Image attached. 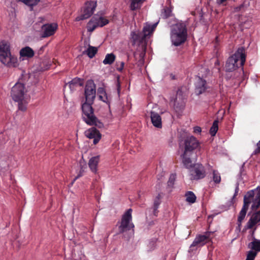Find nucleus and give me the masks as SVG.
<instances>
[{
  "instance_id": "nucleus-39",
  "label": "nucleus",
  "mask_w": 260,
  "mask_h": 260,
  "mask_svg": "<svg viewBox=\"0 0 260 260\" xmlns=\"http://www.w3.org/2000/svg\"><path fill=\"white\" fill-rule=\"evenodd\" d=\"M18 102V109L21 111H25L27 109L26 105L23 103L22 101H20Z\"/></svg>"
},
{
  "instance_id": "nucleus-15",
  "label": "nucleus",
  "mask_w": 260,
  "mask_h": 260,
  "mask_svg": "<svg viewBox=\"0 0 260 260\" xmlns=\"http://www.w3.org/2000/svg\"><path fill=\"white\" fill-rule=\"evenodd\" d=\"M58 28V25L56 23H47L41 27V38H45L53 35Z\"/></svg>"
},
{
  "instance_id": "nucleus-45",
  "label": "nucleus",
  "mask_w": 260,
  "mask_h": 260,
  "mask_svg": "<svg viewBox=\"0 0 260 260\" xmlns=\"http://www.w3.org/2000/svg\"><path fill=\"white\" fill-rule=\"evenodd\" d=\"M238 192L235 191V193H234V194L233 198H232L231 200L230 201H229V206H231L232 205H233L234 202H233V200L238 195Z\"/></svg>"
},
{
  "instance_id": "nucleus-6",
  "label": "nucleus",
  "mask_w": 260,
  "mask_h": 260,
  "mask_svg": "<svg viewBox=\"0 0 260 260\" xmlns=\"http://www.w3.org/2000/svg\"><path fill=\"white\" fill-rule=\"evenodd\" d=\"M187 92L186 87L185 86H181L178 88L176 98L173 101L174 109L176 112H181L185 108Z\"/></svg>"
},
{
  "instance_id": "nucleus-37",
  "label": "nucleus",
  "mask_w": 260,
  "mask_h": 260,
  "mask_svg": "<svg viewBox=\"0 0 260 260\" xmlns=\"http://www.w3.org/2000/svg\"><path fill=\"white\" fill-rule=\"evenodd\" d=\"M246 213H245L243 214H241V211H240L238 217V226L237 227V229L239 231H240L241 222L242 220L244 219L246 216Z\"/></svg>"
},
{
  "instance_id": "nucleus-56",
  "label": "nucleus",
  "mask_w": 260,
  "mask_h": 260,
  "mask_svg": "<svg viewBox=\"0 0 260 260\" xmlns=\"http://www.w3.org/2000/svg\"><path fill=\"white\" fill-rule=\"evenodd\" d=\"M154 224V221H151V222H150L149 223V225H153V224Z\"/></svg>"
},
{
  "instance_id": "nucleus-54",
  "label": "nucleus",
  "mask_w": 260,
  "mask_h": 260,
  "mask_svg": "<svg viewBox=\"0 0 260 260\" xmlns=\"http://www.w3.org/2000/svg\"><path fill=\"white\" fill-rule=\"evenodd\" d=\"M257 148H260V140L256 144Z\"/></svg>"
},
{
  "instance_id": "nucleus-22",
  "label": "nucleus",
  "mask_w": 260,
  "mask_h": 260,
  "mask_svg": "<svg viewBox=\"0 0 260 260\" xmlns=\"http://www.w3.org/2000/svg\"><path fill=\"white\" fill-rule=\"evenodd\" d=\"M100 160V156L92 157L89 160L88 166L90 170L94 173H96L97 167Z\"/></svg>"
},
{
  "instance_id": "nucleus-33",
  "label": "nucleus",
  "mask_w": 260,
  "mask_h": 260,
  "mask_svg": "<svg viewBox=\"0 0 260 260\" xmlns=\"http://www.w3.org/2000/svg\"><path fill=\"white\" fill-rule=\"evenodd\" d=\"M17 2H22L28 6H34L37 5L40 0H16Z\"/></svg>"
},
{
  "instance_id": "nucleus-5",
  "label": "nucleus",
  "mask_w": 260,
  "mask_h": 260,
  "mask_svg": "<svg viewBox=\"0 0 260 260\" xmlns=\"http://www.w3.org/2000/svg\"><path fill=\"white\" fill-rule=\"evenodd\" d=\"M0 61L9 67H16L17 58L11 54L10 46L6 43H0Z\"/></svg>"
},
{
  "instance_id": "nucleus-35",
  "label": "nucleus",
  "mask_w": 260,
  "mask_h": 260,
  "mask_svg": "<svg viewBox=\"0 0 260 260\" xmlns=\"http://www.w3.org/2000/svg\"><path fill=\"white\" fill-rule=\"evenodd\" d=\"M142 33H144V35H146V38L149 36L153 31H151L150 24H146L143 28L142 31H141Z\"/></svg>"
},
{
  "instance_id": "nucleus-13",
  "label": "nucleus",
  "mask_w": 260,
  "mask_h": 260,
  "mask_svg": "<svg viewBox=\"0 0 260 260\" xmlns=\"http://www.w3.org/2000/svg\"><path fill=\"white\" fill-rule=\"evenodd\" d=\"M256 189H252L248 191L244 197L243 205L241 210V214H243L247 212L250 204L254 200L256 196Z\"/></svg>"
},
{
  "instance_id": "nucleus-32",
  "label": "nucleus",
  "mask_w": 260,
  "mask_h": 260,
  "mask_svg": "<svg viewBox=\"0 0 260 260\" xmlns=\"http://www.w3.org/2000/svg\"><path fill=\"white\" fill-rule=\"evenodd\" d=\"M79 163H80V170L79 171L78 174L75 177L74 180L77 179V178L81 177L83 175V173L84 172V170L86 168V165L84 160H83L82 159L80 160Z\"/></svg>"
},
{
  "instance_id": "nucleus-20",
  "label": "nucleus",
  "mask_w": 260,
  "mask_h": 260,
  "mask_svg": "<svg viewBox=\"0 0 260 260\" xmlns=\"http://www.w3.org/2000/svg\"><path fill=\"white\" fill-rule=\"evenodd\" d=\"M150 118L153 125L157 128H161L162 121L160 115L153 111L150 112Z\"/></svg>"
},
{
  "instance_id": "nucleus-8",
  "label": "nucleus",
  "mask_w": 260,
  "mask_h": 260,
  "mask_svg": "<svg viewBox=\"0 0 260 260\" xmlns=\"http://www.w3.org/2000/svg\"><path fill=\"white\" fill-rule=\"evenodd\" d=\"M132 209H128L122 216L120 225L118 226V234L129 231L134 228V224L131 222L132 220Z\"/></svg>"
},
{
  "instance_id": "nucleus-17",
  "label": "nucleus",
  "mask_w": 260,
  "mask_h": 260,
  "mask_svg": "<svg viewBox=\"0 0 260 260\" xmlns=\"http://www.w3.org/2000/svg\"><path fill=\"white\" fill-rule=\"evenodd\" d=\"M197 78V81L195 84V93L197 95H199L206 91L208 86L205 79L200 76H198Z\"/></svg>"
},
{
  "instance_id": "nucleus-41",
  "label": "nucleus",
  "mask_w": 260,
  "mask_h": 260,
  "mask_svg": "<svg viewBox=\"0 0 260 260\" xmlns=\"http://www.w3.org/2000/svg\"><path fill=\"white\" fill-rule=\"evenodd\" d=\"M116 86L118 96H119L121 86H120V78H119V76H118L117 78V80H116Z\"/></svg>"
},
{
  "instance_id": "nucleus-24",
  "label": "nucleus",
  "mask_w": 260,
  "mask_h": 260,
  "mask_svg": "<svg viewBox=\"0 0 260 260\" xmlns=\"http://www.w3.org/2000/svg\"><path fill=\"white\" fill-rule=\"evenodd\" d=\"M96 21V15H95L92 17L87 24L88 31L92 32L96 27H99Z\"/></svg>"
},
{
  "instance_id": "nucleus-26",
  "label": "nucleus",
  "mask_w": 260,
  "mask_h": 260,
  "mask_svg": "<svg viewBox=\"0 0 260 260\" xmlns=\"http://www.w3.org/2000/svg\"><path fill=\"white\" fill-rule=\"evenodd\" d=\"M131 3L129 6L131 10L135 11L141 8L143 3L142 0H130Z\"/></svg>"
},
{
  "instance_id": "nucleus-16",
  "label": "nucleus",
  "mask_w": 260,
  "mask_h": 260,
  "mask_svg": "<svg viewBox=\"0 0 260 260\" xmlns=\"http://www.w3.org/2000/svg\"><path fill=\"white\" fill-rule=\"evenodd\" d=\"M85 136L89 139H93V143L96 144L101 139L102 135L99 131L92 127L85 132Z\"/></svg>"
},
{
  "instance_id": "nucleus-3",
  "label": "nucleus",
  "mask_w": 260,
  "mask_h": 260,
  "mask_svg": "<svg viewBox=\"0 0 260 260\" xmlns=\"http://www.w3.org/2000/svg\"><path fill=\"white\" fill-rule=\"evenodd\" d=\"M239 60H240V66L242 67L246 60L245 48L244 47L238 48L235 53L228 58L225 66V71L233 72L239 68L237 62Z\"/></svg>"
},
{
  "instance_id": "nucleus-53",
  "label": "nucleus",
  "mask_w": 260,
  "mask_h": 260,
  "mask_svg": "<svg viewBox=\"0 0 260 260\" xmlns=\"http://www.w3.org/2000/svg\"><path fill=\"white\" fill-rule=\"evenodd\" d=\"M170 77H171V79H172V80H175V79H176L175 76L174 75L172 74H171L170 75Z\"/></svg>"
},
{
  "instance_id": "nucleus-38",
  "label": "nucleus",
  "mask_w": 260,
  "mask_h": 260,
  "mask_svg": "<svg viewBox=\"0 0 260 260\" xmlns=\"http://www.w3.org/2000/svg\"><path fill=\"white\" fill-rule=\"evenodd\" d=\"M175 180H176V174H171L170 176L169 180L168 181V183H167L168 186L169 187H173L174 184Z\"/></svg>"
},
{
  "instance_id": "nucleus-9",
  "label": "nucleus",
  "mask_w": 260,
  "mask_h": 260,
  "mask_svg": "<svg viewBox=\"0 0 260 260\" xmlns=\"http://www.w3.org/2000/svg\"><path fill=\"white\" fill-rule=\"evenodd\" d=\"M85 101L84 103L93 104L96 97V85L93 80H88L84 88Z\"/></svg>"
},
{
  "instance_id": "nucleus-48",
  "label": "nucleus",
  "mask_w": 260,
  "mask_h": 260,
  "mask_svg": "<svg viewBox=\"0 0 260 260\" xmlns=\"http://www.w3.org/2000/svg\"><path fill=\"white\" fill-rule=\"evenodd\" d=\"M260 153V148H256L251 154V156L253 155H257Z\"/></svg>"
},
{
  "instance_id": "nucleus-11",
  "label": "nucleus",
  "mask_w": 260,
  "mask_h": 260,
  "mask_svg": "<svg viewBox=\"0 0 260 260\" xmlns=\"http://www.w3.org/2000/svg\"><path fill=\"white\" fill-rule=\"evenodd\" d=\"M213 233L211 232H206L204 235H199L196 236L192 243L190 246V249L189 251L196 250L194 248L196 246H202L204 245L207 242L210 240V235Z\"/></svg>"
},
{
  "instance_id": "nucleus-29",
  "label": "nucleus",
  "mask_w": 260,
  "mask_h": 260,
  "mask_svg": "<svg viewBox=\"0 0 260 260\" xmlns=\"http://www.w3.org/2000/svg\"><path fill=\"white\" fill-rule=\"evenodd\" d=\"M218 119L217 118L213 121L212 126L211 127L209 133L212 136H215L218 129Z\"/></svg>"
},
{
  "instance_id": "nucleus-50",
  "label": "nucleus",
  "mask_w": 260,
  "mask_h": 260,
  "mask_svg": "<svg viewBox=\"0 0 260 260\" xmlns=\"http://www.w3.org/2000/svg\"><path fill=\"white\" fill-rule=\"evenodd\" d=\"M158 23V22H157L153 24L152 25H150L151 31H153L154 30V29H155Z\"/></svg>"
},
{
  "instance_id": "nucleus-47",
  "label": "nucleus",
  "mask_w": 260,
  "mask_h": 260,
  "mask_svg": "<svg viewBox=\"0 0 260 260\" xmlns=\"http://www.w3.org/2000/svg\"><path fill=\"white\" fill-rule=\"evenodd\" d=\"M243 7V5H241L238 7L234 8V12H237L241 10V8Z\"/></svg>"
},
{
  "instance_id": "nucleus-18",
  "label": "nucleus",
  "mask_w": 260,
  "mask_h": 260,
  "mask_svg": "<svg viewBox=\"0 0 260 260\" xmlns=\"http://www.w3.org/2000/svg\"><path fill=\"white\" fill-rule=\"evenodd\" d=\"M260 222V210L254 212L245 226V230L252 229L256 224Z\"/></svg>"
},
{
  "instance_id": "nucleus-27",
  "label": "nucleus",
  "mask_w": 260,
  "mask_h": 260,
  "mask_svg": "<svg viewBox=\"0 0 260 260\" xmlns=\"http://www.w3.org/2000/svg\"><path fill=\"white\" fill-rule=\"evenodd\" d=\"M185 196L186 197V202L191 204L195 203L197 198L196 195L192 191H187L185 194Z\"/></svg>"
},
{
  "instance_id": "nucleus-43",
  "label": "nucleus",
  "mask_w": 260,
  "mask_h": 260,
  "mask_svg": "<svg viewBox=\"0 0 260 260\" xmlns=\"http://www.w3.org/2000/svg\"><path fill=\"white\" fill-rule=\"evenodd\" d=\"M98 93L99 95H107L105 89L103 87H99L98 89Z\"/></svg>"
},
{
  "instance_id": "nucleus-58",
  "label": "nucleus",
  "mask_w": 260,
  "mask_h": 260,
  "mask_svg": "<svg viewBox=\"0 0 260 260\" xmlns=\"http://www.w3.org/2000/svg\"><path fill=\"white\" fill-rule=\"evenodd\" d=\"M253 234H254V231H252V234L253 235Z\"/></svg>"
},
{
  "instance_id": "nucleus-30",
  "label": "nucleus",
  "mask_w": 260,
  "mask_h": 260,
  "mask_svg": "<svg viewBox=\"0 0 260 260\" xmlns=\"http://www.w3.org/2000/svg\"><path fill=\"white\" fill-rule=\"evenodd\" d=\"M96 22H98L99 27H103L109 23V21L108 19L102 17L96 16Z\"/></svg>"
},
{
  "instance_id": "nucleus-36",
  "label": "nucleus",
  "mask_w": 260,
  "mask_h": 260,
  "mask_svg": "<svg viewBox=\"0 0 260 260\" xmlns=\"http://www.w3.org/2000/svg\"><path fill=\"white\" fill-rule=\"evenodd\" d=\"M257 253L252 250L248 251L246 260H254Z\"/></svg>"
},
{
  "instance_id": "nucleus-4",
  "label": "nucleus",
  "mask_w": 260,
  "mask_h": 260,
  "mask_svg": "<svg viewBox=\"0 0 260 260\" xmlns=\"http://www.w3.org/2000/svg\"><path fill=\"white\" fill-rule=\"evenodd\" d=\"M92 104L83 103L81 105L82 112V119L88 125H94L98 128L104 127V124L97 118L94 113V109Z\"/></svg>"
},
{
  "instance_id": "nucleus-28",
  "label": "nucleus",
  "mask_w": 260,
  "mask_h": 260,
  "mask_svg": "<svg viewBox=\"0 0 260 260\" xmlns=\"http://www.w3.org/2000/svg\"><path fill=\"white\" fill-rule=\"evenodd\" d=\"M115 57L113 53L107 54L103 62L104 64H111L114 61Z\"/></svg>"
},
{
  "instance_id": "nucleus-52",
  "label": "nucleus",
  "mask_w": 260,
  "mask_h": 260,
  "mask_svg": "<svg viewBox=\"0 0 260 260\" xmlns=\"http://www.w3.org/2000/svg\"><path fill=\"white\" fill-rule=\"evenodd\" d=\"M239 183L237 182L236 183V186L235 191L239 192Z\"/></svg>"
},
{
  "instance_id": "nucleus-2",
  "label": "nucleus",
  "mask_w": 260,
  "mask_h": 260,
  "mask_svg": "<svg viewBox=\"0 0 260 260\" xmlns=\"http://www.w3.org/2000/svg\"><path fill=\"white\" fill-rule=\"evenodd\" d=\"M170 37L172 43L175 46L184 44L187 38V29L186 22L180 21L171 27Z\"/></svg>"
},
{
  "instance_id": "nucleus-34",
  "label": "nucleus",
  "mask_w": 260,
  "mask_h": 260,
  "mask_svg": "<svg viewBox=\"0 0 260 260\" xmlns=\"http://www.w3.org/2000/svg\"><path fill=\"white\" fill-rule=\"evenodd\" d=\"M213 181L215 183H219L221 181L220 174L216 170L213 171Z\"/></svg>"
},
{
  "instance_id": "nucleus-1",
  "label": "nucleus",
  "mask_w": 260,
  "mask_h": 260,
  "mask_svg": "<svg viewBox=\"0 0 260 260\" xmlns=\"http://www.w3.org/2000/svg\"><path fill=\"white\" fill-rule=\"evenodd\" d=\"M179 146L183 150L181 157L183 166L186 169L191 168L193 162L197 159V152L200 148L199 141L193 136L184 137L180 139Z\"/></svg>"
},
{
  "instance_id": "nucleus-14",
  "label": "nucleus",
  "mask_w": 260,
  "mask_h": 260,
  "mask_svg": "<svg viewBox=\"0 0 260 260\" xmlns=\"http://www.w3.org/2000/svg\"><path fill=\"white\" fill-rule=\"evenodd\" d=\"M193 162V168L191 171V175L193 179L199 180L204 178L206 176V171L204 167L201 164H194Z\"/></svg>"
},
{
  "instance_id": "nucleus-7",
  "label": "nucleus",
  "mask_w": 260,
  "mask_h": 260,
  "mask_svg": "<svg viewBox=\"0 0 260 260\" xmlns=\"http://www.w3.org/2000/svg\"><path fill=\"white\" fill-rule=\"evenodd\" d=\"M129 40L132 46L138 45L141 47L142 52L140 55L143 57L146 50V35L140 31H133L131 32Z\"/></svg>"
},
{
  "instance_id": "nucleus-40",
  "label": "nucleus",
  "mask_w": 260,
  "mask_h": 260,
  "mask_svg": "<svg viewBox=\"0 0 260 260\" xmlns=\"http://www.w3.org/2000/svg\"><path fill=\"white\" fill-rule=\"evenodd\" d=\"M160 196L159 194H158L157 197L155 198L154 201V203H153V207H157L158 208L160 204Z\"/></svg>"
},
{
  "instance_id": "nucleus-42",
  "label": "nucleus",
  "mask_w": 260,
  "mask_h": 260,
  "mask_svg": "<svg viewBox=\"0 0 260 260\" xmlns=\"http://www.w3.org/2000/svg\"><path fill=\"white\" fill-rule=\"evenodd\" d=\"M99 99L103 102L106 103L107 104L110 103V102L109 101L107 95H104V96H103V95H99Z\"/></svg>"
},
{
  "instance_id": "nucleus-23",
  "label": "nucleus",
  "mask_w": 260,
  "mask_h": 260,
  "mask_svg": "<svg viewBox=\"0 0 260 260\" xmlns=\"http://www.w3.org/2000/svg\"><path fill=\"white\" fill-rule=\"evenodd\" d=\"M253 241L248 244V248L256 252L257 253L260 251V240L253 237Z\"/></svg>"
},
{
  "instance_id": "nucleus-49",
  "label": "nucleus",
  "mask_w": 260,
  "mask_h": 260,
  "mask_svg": "<svg viewBox=\"0 0 260 260\" xmlns=\"http://www.w3.org/2000/svg\"><path fill=\"white\" fill-rule=\"evenodd\" d=\"M153 212L154 215L155 216H157L158 212V211L157 210L158 208L157 207H153Z\"/></svg>"
},
{
  "instance_id": "nucleus-21",
  "label": "nucleus",
  "mask_w": 260,
  "mask_h": 260,
  "mask_svg": "<svg viewBox=\"0 0 260 260\" xmlns=\"http://www.w3.org/2000/svg\"><path fill=\"white\" fill-rule=\"evenodd\" d=\"M68 84L71 90L73 91L76 89V87L82 86L83 85L84 82L83 79L76 77L70 81Z\"/></svg>"
},
{
  "instance_id": "nucleus-12",
  "label": "nucleus",
  "mask_w": 260,
  "mask_h": 260,
  "mask_svg": "<svg viewBox=\"0 0 260 260\" xmlns=\"http://www.w3.org/2000/svg\"><path fill=\"white\" fill-rule=\"evenodd\" d=\"M25 86L23 84L16 83L12 88L11 96L15 102L22 101L24 99Z\"/></svg>"
},
{
  "instance_id": "nucleus-19",
  "label": "nucleus",
  "mask_w": 260,
  "mask_h": 260,
  "mask_svg": "<svg viewBox=\"0 0 260 260\" xmlns=\"http://www.w3.org/2000/svg\"><path fill=\"white\" fill-rule=\"evenodd\" d=\"M19 53V58L22 60H23L25 58L29 59L32 58L35 55L34 50L29 46L22 48L20 50Z\"/></svg>"
},
{
  "instance_id": "nucleus-55",
  "label": "nucleus",
  "mask_w": 260,
  "mask_h": 260,
  "mask_svg": "<svg viewBox=\"0 0 260 260\" xmlns=\"http://www.w3.org/2000/svg\"><path fill=\"white\" fill-rule=\"evenodd\" d=\"M244 165H245V163H243V164L242 165V166L241 167V169H240L241 171H242V170L243 169Z\"/></svg>"
},
{
  "instance_id": "nucleus-10",
  "label": "nucleus",
  "mask_w": 260,
  "mask_h": 260,
  "mask_svg": "<svg viewBox=\"0 0 260 260\" xmlns=\"http://www.w3.org/2000/svg\"><path fill=\"white\" fill-rule=\"evenodd\" d=\"M96 7V1H90L85 3L82 14L76 18V21H79L89 18L93 13Z\"/></svg>"
},
{
  "instance_id": "nucleus-51",
  "label": "nucleus",
  "mask_w": 260,
  "mask_h": 260,
  "mask_svg": "<svg viewBox=\"0 0 260 260\" xmlns=\"http://www.w3.org/2000/svg\"><path fill=\"white\" fill-rule=\"evenodd\" d=\"M227 0H216V3H217V4L220 5V4L223 3L224 2H225Z\"/></svg>"
},
{
  "instance_id": "nucleus-57",
  "label": "nucleus",
  "mask_w": 260,
  "mask_h": 260,
  "mask_svg": "<svg viewBox=\"0 0 260 260\" xmlns=\"http://www.w3.org/2000/svg\"><path fill=\"white\" fill-rule=\"evenodd\" d=\"M43 49V47H41L40 50H42Z\"/></svg>"
},
{
  "instance_id": "nucleus-44",
  "label": "nucleus",
  "mask_w": 260,
  "mask_h": 260,
  "mask_svg": "<svg viewBox=\"0 0 260 260\" xmlns=\"http://www.w3.org/2000/svg\"><path fill=\"white\" fill-rule=\"evenodd\" d=\"M124 62L123 61H121L120 62V66L117 68V70L119 72H121L124 66Z\"/></svg>"
},
{
  "instance_id": "nucleus-31",
  "label": "nucleus",
  "mask_w": 260,
  "mask_h": 260,
  "mask_svg": "<svg viewBox=\"0 0 260 260\" xmlns=\"http://www.w3.org/2000/svg\"><path fill=\"white\" fill-rule=\"evenodd\" d=\"M172 9L169 7H165L162 9L161 17L163 19H167L172 16Z\"/></svg>"
},
{
  "instance_id": "nucleus-46",
  "label": "nucleus",
  "mask_w": 260,
  "mask_h": 260,
  "mask_svg": "<svg viewBox=\"0 0 260 260\" xmlns=\"http://www.w3.org/2000/svg\"><path fill=\"white\" fill-rule=\"evenodd\" d=\"M194 133H201L202 131L201 128L200 126H195L193 128Z\"/></svg>"
},
{
  "instance_id": "nucleus-25",
  "label": "nucleus",
  "mask_w": 260,
  "mask_h": 260,
  "mask_svg": "<svg viewBox=\"0 0 260 260\" xmlns=\"http://www.w3.org/2000/svg\"><path fill=\"white\" fill-rule=\"evenodd\" d=\"M98 52V48L89 45L87 50L83 52V54H86L90 58H92Z\"/></svg>"
}]
</instances>
